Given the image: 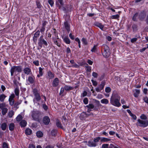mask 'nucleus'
<instances>
[{"label":"nucleus","mask_w":148,"mask_h":148,"mask_svg":"<svg viewBox=\"0 0 148 148\" xmlns=\"http://www.w3.org/2000/svg\"><path fill=\"white\" fill-rule=\"evenodd\" d=\"M59 81L57 78H55L53 81L52 82V86L53 87H56L58 86L59 84Z\"/></svg>","instance_id":"1a4fd4ad"},{"label":"nucleus","mask_w":148,"mask_h":148,"mask_svg":"<svg viewBox=\"0 0 148 148\" xmlns=\"http://www.w3.org/2000/svg\"><path fill=\"white\" fill-rule=\"evenodd\" d=\"M120 97L116 91H114L110 99V103L113 106L119 107L121 106L119 102Z\"/></svg>","instance_id":"f257e3e1"},{"label":"nucleus","mask_w":148,"mask_h":148,"mask_svg":"<svg viewBox=\"0 0 148 148\" xmlns=\"http://www.w3.org/2000/svg\"><path fill=\"white\" fill-rule=\"evenodd\" d=\"M27 122L25 120H22L20 123V125L21 127H25L27 125Z\"/></svg>","instance_id":"4be33fe9"},{"label":"nucleus","mask_w":148,"mask_h":148,"mask_svg":"<svg viewBox=\"0 0 148 148\" xmlns=\"http://www.w3.org/2000/svg\"><path fill=\"white\" fill-rule=\"evenodd\" d=\"M14 94H12L10 96L9 100L10 104L11 105H13L14 103Z\"/></svg>","instance_id":"ddd939ff"},{"label":"nucleus","mask_w":148,"mask_h":148,"mask_svg":"<svg viewBox=\"0 0 148 148\" xmlns=\"http://www.w3.org/2000/svg\"><path fill=\"white\" fill-rule=\"evenodd\" d=\"M140 90L138 89L135 90V92L134 93V96L135 97H137L140 93Z\"/></svg>","instance_id":"bb28decb"},{"label":"nucleus","mask_w":148,"mask_h":148,"mask_svg":"<svg viewBox=\"0 0 148 148\" xmlns=\"http://www.w3.org/2000/svg\"><path fill=\"white\" fill-rule=\"evenodd\" d=\"M38 44L40 48H42V45L44 47L45 46H47L48 45L47 42L43 38V36H41L40 37L38 40Z\"/></svg>","instance_id":"39448f33"},{"label":"nucleus","mask_w":148,"mask_h":148,"mask_svg":"<svg viewBox=\"0 0 148 148\" xmlns=\"http://www.w3.org/2000/svg\"><path fill=\"white\" fill-rule=\"evenodd\" d=\"M138 14L137 13H136L133 16V20L135 21L136 19V17L138 16Z\"/></svg>","instance_id":"5fc2aeb1"},{"label":"nucleus","mask_w":148,"mask_h":148,"mask_svg":"<svg viewBox=\"0 0 148 148\" xmlns=\"http://www.w3.org/2000/svg\"><path fill=\"white\" fill-rule=\"evenodd\" d=\"M7 127V124L5 123H3L1 124V127L2 130H5Z\"/></svg>","instance_id":"aec40b11"},{"label":"nucleus","mask_w":148,"mask_h":148,"mask_svg":"<svg viewBox=\"0 0 148 148\" xmlns=\"http://www.w3.org/2000/svg\"><path fill=\"white\" fill-rule=\"evenodd\" d=\"M92 76L95 78H97L98 77V74L96 72H93L92 74Z\"/></svg>","instance_id":"603ef678"},{"label":"nucleus","mask_w":148,"mask_h":148,"mask_svg":"<svg viewBox=\"0 0 148 148\" xmlns=\"http://www.w3.org/2000/svg\"><path fill=\"white\" fill-rule=\"evenodd\" d=\"M137 40V38H134L132 39L131 40V42H134L135 41H136Z\"/></svg>","instance_id":"69168bd1"},{"label":"nucleus","mask_w":148,"mask_h":148,"mask_svg":"<svg viewBox=\"0 0 148 148\" xmlns=\"http://www.w3.org/2000/svg\"><path fill=\"white\" fill-rule=\"evenodd\" d=\"M25 133L27 135H30L32 133V130L29 128H27L25 131Z\"/></svg>","instance_id":"6ab92c4d"},{"label":"nucleus","mask_w":148,"mask_h":148,"mask_svg":"<svg viewBox=\"0 0 148 148\" xmlns=\"http://www.w3.org/2000/svg\"><path fill=\"white\" fill-rule=\"evenodd\" d=\"M57 131L56 130H53L51 131V134L53 136H55L57 133Z\"/></svg>","instance_id":"de8ad7c7"},{"label":"nucleus","mask_w":148,"mask_h":148,"mask_svg":"<svg viewBox=\"0 0 148 148\" xmlns=\"http://www.w3.org/2000/svg\"><path fill=\"white\" fill-rule=\"evenodd\" d=\"M33 92L34 95H35L36 94H38L37 92V90L35 88L33 89Z\"/></svg>","instance_id":"6e6d98bb"},{"label":"nucleus","mask_w":148,"mask_h":148,"mask_svg":"<svg viewBox=\"0 0 148 148\" xmlns=\"http://www.w3.org/2000/svg\"><path fill=\"white\" fill-rule=\"evenodd\" d=\"M136 125L138 126L146 127L148 126V121L146 120L138 119Z\"/></svg>","instance_id":"20e7f679"},{"label":"nucleus","mask_w":148,"mask_h":148,"mask_svg":"<svg viewBox=\"0 0 148 148\" xmlns=\"http://www.w3.org/2000/svg\"><path fill=\"white\" fill-rule=\"evenodd\" d=\"M82 42H83V43L84 45H86L87 44V42L86 40L84 38H83L82 39Z\"/></svg>","instance_id":"3c124183"},{"label":"nucleus","mask_w":148,"mask_h":148,"mask_svg":"<svg viewBox=\"0 0 148 148\" xmlns=\"http://www.w3.org/2000/svg\"><path fill=\"white\" fill-rule=\"evenodd\" d=\"M86 107H87L88 108L90 109H93L94 107V106L92 104H89L88 105L86 106Z\"/></svg>","instance_id":"4c0bfd02"},{"label":"nucleus","mask_w":148,"mask_h":148,"mask_svg":"<svg viewBox=\"0 0 148 148\" xmlns=\"http://www.w3.org/2000/svg\"><path fill=\"white\" fill-rule=\"evenodd\" d=\"M50 119L48 116H46L44 117L43 119V122L45 125H48L50 122Z\"/></svg>","instance_id":"4468645a"},{"label":"nucleus","mask_w":148,"mask_h":148,"mask_svg":"<svg viewBox=\"0 0 148 148\" xmlns=\"http://www.w3.org/2000/svg\"><path fill=\"white\" fill-rule=\"evenodd\" d=\"M40 114V112L38 111H33L31 113V116L33 119L34 120H37Z\"/></svg>","instance_id":"423d86ee"},{"label":"nucleus","mask_w":148,"mask_h":148,"mask_svg":"<svg viewBox=\"0 0 148 148\" xmlns=\"http://www.w3.org/2000/svg\"><path fill=\"white\" fill-rule=\"evenodd\" d=\"M111 88L109 87H107L105 88V90L106 92L109 93L111 91Z\"/></svg>","instance_id":"a19ab883"},{"label":"nucleus","mask_w":148,"mask_h":148,"mask_svg":"<svg viewBox=\"0 0 148 148\" xmlns=\"http://www.w3.org/2000/svg\"><path fill=\"white\" fill-rule=\"evenodd\" d=\"M6 96L4 94L0 95V101H3Z\"/></svg>","instance_id":"c756f323"},{"label":"nucleus","mask_w":148,"mask_h":148,"mask_svg":"<svg viewBox=\"0 0 148 148\" xmlns=\"http://www.w3.org/2000/svg\"><path fill=\"white\" fill-rule=\"evenodd\" d=\"M43 134L42 132L40 131H38L36 132V136L37 137L40 138L42 136Z\"/></svg>","instance_id":"a878e982"},{"label":"nucleus","mask_w":148,"mask_h":148,"mask_svg":"<svg viewBox=\"0 0 148 148\" xmlns=\"http://www.w3.org/2000/svg\"><path fill=\"white\" fill-rule=\"evenodd\" d=\"M14 128V124L13 123H11L9 125V129L10 131L13 130Z\"/></svg>","instance_id":"b1692460"},{"label":"nucleus","mask_w":148,"mask_h":148,"mask_svg":"<svg viewBox=\"0 0 148 148\" xmlns=\"http://www.w3.org/2000/svg\"><path fill=\"white\" fill-rule=\"evenodd\" d=\"M3 148H8L7 144L5 143H4L3 144Z\"/></svg>","instance_id":"4d7b16f0"},{"label":"nucleus","mask_w":148,"mask_h":148,"mask_svg":"<svg viewBox=\"0 0 148 148\" xmlns=\"http://www.w3.org/2000/svg\"><path fill=\"white\" fill-rule=\"evenodd\" d=\"M101 102L103 104H107L109 103V101L107 99H103L101 100Z\"/></svg>","instance_id":"cd10ccee"},{"label":"nucleus","mask_w":148,"mask_h":148,"mask_svg":"<svg viewBox=\"0 0 148 148\" xmlns=\"http://www.w3.org/2000/svg\"><path fill=\"white\" fill-rule=\"evenodd\" d=\"M115 146H114V145L112 144H110L109 146V147H108V148H114Z\"/></svg>","instance_id":"338daca9"},{"label":"nucleus","mask_w":148,"mask_h":148,"mask_svg":"<svg viewBox=\"0 0 148 148\" xmlns=\"http://www.w3.org/2000/svg\"><path fill=\"white\" fill-rule=\"evenodd\" d=\"M16 119L17 121H19L22 119V117L21 115H19L16 117Z\"/></svg>","instance_id":"f704fd0d"},{"label":"nucleus","mask_w":148,"mask_h":148,"mask_svg":"<svg viewBox=\"0 0 148 148\" xmlns=\"http://www.w3.org/2000/svg\"><path fill=\"white\" fill-rule=\"evenodd\" d=\"M88 145L90 147H95L97 145V144L95 143L94 141L90 140L88 142Z\"/></svg>","instance_id":"2eb2a0df"},{"label":"nucleus","mask_w":148,"mask_h":148,"mask_svg":"<svg viewBox=\"0 0 148 148\" xmlns=\"http://www.w3.org/2000/svg\"><path fill=\"white\" fill-rule=\"evenodd\" d=\"M109 145L108 144H103L102 146V148H108Z\"/></svg>","instance_id":"a18cd8bd"},{"label":"nucleus","mask_w":148,"mask_h":148,"mask_svg":"<svg viewBox=\"0 0 148 148\" xmlns=\"http://www.w3.org/2000/svg\"><path fill=\"white\" fill-rule=\"evenodd\" d=\"M111 140V139L110 138H101V142H107Z\"/></svg>","instance_id":"c85d7f7f"},{"label":"nucleus","mask_w":148,"mask_h":148,"mask_svg":"<svg viewBox=\"0 0 148 148\" xmlns=\"http://www.w3.org/2000/svg\"><path fill=\"white\" fill-rule=\"evenodd\" d=\"M21 71L22 67L21 66H12L11 69V76H13L14 73L17 75V73H20Z\"/></svg>","instance_id":"f03ea898"},{"label":"nucleus","mask_w":148,"mask_h":148,"mask_svg":"<svg viewBox=\"0 0 148 148\" xmlns=\"http://www.w3.org/2000/svg\"><path fill=\"white\" fill-rule=\"evenodd\" d=\"M14 114V112L12 110H11L9 112L8 115L9 117H12Z\"/></svg>","instance_id":"473e14b6"},{"label":"nucleus","mask_w":148,"mask_h":148,"mask_svg":"<svg viewBox=\"0 0 148 148\" xmlns=\"http://www.w3.org/2000/svg\"><path fill=\"white\" fill-rule=\"evenodd\" d=\"M52 31L54 33V35H55V37H53V40L54 42L56 45H57L59 47H60V45L58 42L56 40V39H58V36L56 33V29H53Z\"/></svg>","instance_id":"0eeeda50"},{"label":"nucleus","mask_w":148,"mask_h":148,"mask_svg":"<svg viewBox=\"0 0 148 148\" xmlns=\"http://www.w3.org/2000/svg\"><path fill=\"white\" fill-rule=\"evenodd\" d=\"M90 114H87L85 112H83L81 113L79 117L81 120H84L85 118L87 116H89Z\"/></svg>","instance_id":"f8f14e48"},{"label":"nucleus","mask_w":148,"mask_h":148,"mask_svg":"<svg viewBox=\"0 0 148 148\" xmlns=\"http://www.w3.org/2000/svg\"><path fill=\"white\" fill-rule=\"evenodd\" d=\"M24 73L27 75L32 74V71L28 67H26L23 70Z\"/></svg>","instance_id":"9b49d317"},{"label":"nucleus","mask_w":148,"mask_h":148,"mask_svg":"<svg viewBox=\"0 0 148 148\" xmlns=\"http://www.w3.org/2000/svg\"><path fill=\"white\" fill-rule=\"evenodd\" d=\"M70 38L72 40H73L74 38V36L71 33H70L69 35Z\"/></svg>","instance_id":"e2e57ef3"},{"label":"nucleus","mask_w":148,"mask_h":148,"mask_svg":"<svg viewBox=\"0 0 148 148\" xmlns=\"http://www.w3.org/2000/svg\"><path fill=\"white\" fill-rule=\"evenodd\" d=\"M48 2L51 6L53 5L54 4V2L53 0H48Z\"/></svg>","instance_id":"c03bdc74"},{"label":"nucleus","mask_w":148,"mask_h":148,"mask_svg":"<svg viewBox=\"0 0 148 148\" xmlns=\"http://www.w3.org/2000/svg\"><path fill=\"white\" fill-rule=\"evenodd\" d=\"M102 48L104 49V52L103 53L104 56L106 58L108 57L110 54V50L109 47L106 45H103Z\"/></svg>","instance_id":"7ed1b4c3"},{"label":"nucleus","mask_w":148,"mask_h":148,"mask_svg":"<svg viewBox=\"0 0 148 148\" xmlns=\"http://www.w3.org/2000/svg\"><path fill=\"white\" fill-rule=\"evenodd\" d=\"M33 63L37 66H38L39 65V62L38 60L34 61L33 62Z\"/></svg>","instance_id":"13d9d810"},{"label":"nucleus","mask_w":148,"mask_h":148,"mask_svg":"<svg viewBox=\"0 0 148 148\" xmlns=\"http://www.w3.org/2000/svg\"><path fill=\"white\" fill-rule=\"evenodd\" d=\"M83 102L85 104H87L88 103V100L87 98H85L83 100Z\"/></svg>","instance_id":"8fccbe9b"},{"label":"nucleus","mask_w":148,"mask_h":148,"mask_svg":"<svg viewBox=\"0 0 148 148\" xmlns=\"http://www.w3.org/2000/svg\"><path fill=\"white\" fill-rule=\"evenodd\" d=\"M39 69V74L37 75V77H39L40 76H42L43 75L42 70L43 69L41 67H40Z\"/></svg>","instance_id":"5701e85b"},{"label":"nucleus","mask_w":148,"mask_h":148,"mask_svg":"<svg viewBox=\"0 0 148 148\" xmlns=\"http://www.w3.org/2000/svg\"><path fill=\"white\" fill-rule=\"evenodd\" d=\"M115 132L114 131H110L109 132V134L110 135H113L115 134Z\"/></svg>","instance_id":"0e129e2a"},{"label":"nucleus","mask_w":148,"mask_h":148,"mask_svg":"<svg viewBox=\"0 0 148 148\" xmlns=\"http://www.w3.org/2000/svg\"><path fill=\"white\" fill-rule=\"evenodd\" d=\"M98 45H97L94 46L93 48L91 49V51L92 52H95Z\"/></svg>","instance_id":"c9c22d12"},{"label":"nucleus","mask_w":148,"mask_h":148,"mask_svg":"<svg viewBox=\"0 0 148 148\" xmlns=\"http://www.w3.org/2000/svg\"><path fill=\"white\" fill-rule=\"evenodd\" d=\"M36 5L37 7L38 8H40L41 6V5L40 3L39 2H36Z\"/></svg>","instance_id":"bf43d9fd"},{"label":"nucleus","mask_w":148,"mask_h":148,"mask_svg":"<svg viewBox=\"0 0 148 148\" xmlns=\"http://www.w3.org/2000/svg\"><path fill=\"white\" fill-rule=\"evenodd\" d=\"M35 96V98L33 99V101L34 103H37L41 99L40 95L38 94H36Z\"/></svg>","instance_id":"9d476101"},{"label":"nucleus","mask_w":148,"mask_h":148,"mask_svg":"<svg viewBox=\"0 0 148 148\" xmlns=\"http://www.w3.org/2000/svg\"><path fill=\"white\" fill-rule=\"evenodd\" d=\"M64 26H65L66 28V29L68 31H69L70 30H69V24L68 22L67 21L65 22L64 23Z\"/></svg>","instance_id":"7c9ffc66"},{"label":"nucleus","mask_w":148,"mask_h":148,"mask_svg":"<svg viewBox=\"0 0 148 148\" xmlns=\"http://www.w3.org/2000/svg\"><path fill=\"white\" fill-rule=\"evenodd\" d=\"M56 125L58 127H61V125L60 122L58 121H57L56 123Z\"/></svg>","instance_id":"09e8293b"},{"label":"nucleus","mask_w":148,"mask_h":148,"mask_svg":"<svg viewBox=\"0 0 148 148\" xmlns=\"http://www.w3.org/2000/svg\"><path fill=\"white\" fill-rule=\"evenodd\" d=\"M48 76L50 79H52L54 77V75L50 71H49L48 73Z\"/></svg>","instance_id":"2f4dec72"},{"label":"nucleus","mask_w":148,"mask_h":148,"mask_svg":"<svg viewBox=\"0 0 148 148\" xmlns=\"http://www.w3.org/2000/svg\"><path fill=\"white\" fill-rule=\"evenodd\" d=\"M100 139H101L99 137H98L96 138H95L93 141L95 143L97 144V143L99 140Z\"/></svg>","instance_id":"58836bf2"},{"label":"nucleus","mask_w":148,"mask_h":148,"mask_svg":"<svg viewBox=\"0 0 148 148\" xmlns=\"http://www.w3.org/2000/svg\"><path fill=\"white\" fill-rule=\"evenodd\" d=\"M127 111L133 119L134 120H136V119L137 118L135 114H133L130 110H127Z\"/></svg>","instance_id":"dca6fc26"},{"label":"nucleus","mask_w":148,"mask_h":148,"mask_svg":"<svg viewBox=\"0 0 148 148\" xmlns=\"http://www.w3.org/2000/svg\"><path fill=\"white\" fill-rule=\"evenodd\" d=\"M145 16V14H141L139 16L140 18L142 20L144 18Z\"/></svg>","instance_id":"37998d69"},{"label":"nucleus","mask_w":148,"mask_h":148,"mask_svg":"<svg viewBox=\"0 0 148 148\" xmlns=\"http://www.w3.org/2000/svg\"><path fill=\"white\" fill-rule=\"evenodd\" d=\"M63 39L64 42L67 44H69L70 43V41L69 38L67 37H62Z\"/></svg>","instance_id":"a211bd4d"},{"label":"nucleus","mask_w":148,"mask_h":148,"mask_svg":"<svg viewBox=\"0 0 148 148\" xmlns=\"http://www.w3.org/2000/svg\"><path fill=\"white\" fill-rule=\"evenodd\" d=\"M97 26L99 27L100 29L101 30H103V28L104 27V26L102 25L101 23H98L97 25Z\"/></svg>","instance_id":"ea45409f"},{"label":"nucleus","mask_w":148,"mask_h":148,"mask_svg":"<svg viewBox=\"0 0 148 148\" xmlns=\"http://www.w3.org/2000/svg\"><path fill=\"white\" fill-rule=\"evenodd\" d=\"M64 89L66 90H70L73 89V87L70 86L65 85L64 87Z\"/></svg>","instance_id":"393cba45"},{"label":"nucleus","mask_w":148,"mask_h":148,"mask_svg":"<svg viewBox=\"0 0 148 148\" xmlns=\"http://www.w3.org/2000/svg\"><path fill=\"white\" fill-rule=\"evenodd\" d=\"M140 118L141 119H147L146 116H145L144 114H142L140 116Z\"/></svg>","instance_id":"864d4df0"},{"label":"nucleus","mask_w":148,"mask_h":148,"mask_svg":"<svg viewBox=\"0 0 148 148\" xmlns=\"http://www.w3.org/2000/svg\"><path fill=\"white\" fill-rule=\"evenodd\" d=\"M87 62L90 65H92L93 64V62L90 60H88Z\"/></svg>","instance_id":"052dcab7"},{"label":"nucleus","mask_w":148,"mask_h":148,"mask_svg":"<svg viewBox=\"0 0 148 148\" xmlns=\"http://www.w3.org/2000/svg\"><path fill=\"white\" fill-rule=\"evenodd\" d=\"M29 148H35V147L33 145L30 144L29 146Z\"/></svg>","instance_id":"774afa93"},{"label":"nucleus","mask_w":148,"mask_h":148,"mask_svg":"<svg viewBox=\"0 0 148 148\" xmlns=\"http://www.w3.org/2000/svg\"><path fill=\"white\" fill-rule=\"evenodd\" d=\"M8 110L5 108H4L2 109V113L3 115H4L7 113Z\"/></svg>","instance_id":"72a5a7b5"},{"label":"nucleus","mask_w":148,"mask_h":148,"mask_svg":"<svg viewBox=\"0 0 148 148\" xmlns=\"http://www.w3.org/2000/svg\"><path fill=\"white\" fill-rule=\"evenodd\" d=\"M40 34V31H38L34 34L33 37V39L34 41H36L37 38L39 37Z\"/></svg>","instance_id":"f3484780"},{"label":"nucleus","mask_w":148,"mask_h":148,"mask_svg":"<svg viewBox=\"0 0 148 148\" xmlns=\"http://www.w3.org/2000/svg\"><path fill=\"white\" fill-rule=\"evenodd\" d=\"M28 81L31 84H32L34 81V77L33 76H29L28 78Z\"/></svg>","instance_id":"412c9836"},{"label":"nucleus","mask_w":148,"mask_h":148,"mask_svg":"<svg viewBox=\"0 0 148 148\" xmlns=\"http://www.w3.org/2000/svg\"><path fill=\"white\" fill-rule=\"evenodd\" d=\"M105 85V82H102L99 86L96 88V91L98 92H100L103 88Z\"/></svg>","instance_id":"6e6552de"},{"label":"nucleus","mask_w":148,"mask_h":148,"mask_svg":"<svg viewBox=\"0 0 148 148\" xmlns=\"http://www.w3.org/2000/svg\"><path fill=\"white\" fill-rule=\"evenodd\" d=\"M15 93L16 96L19 95V89L18 88H16L15 90Z\"/></svg>","instance_id":"79ce46f5"},{"label":"nucleus","mask_w":148,"mask_h":148,"mask_svg":"<svg viewBox=\"0 0 148 148\" xmlns=\"http://www.w3.org/2000/svg\"><path fill=\"white\" fill-rule=\"evenodd\" d=\"M91 81L92 82L93 85L94 86H96L97 85V83L96 81H95L93 79H92L91 80Z\"/></svg>","instance_id":"49530a36"},{"label":"nucleus","mask_w":148,"mask_h":148,"mask_svg":"<svg viewBox=\"0 0 148 148\" xmlns=\"http://www.w3.org/2000/svg\"><path fill=\"white\" fill-rule=\"evenodd\" d=\"M119 15L116 14V15H112L111 16V18L112 19H118V18H119Z\"/></svg>","instance_id":"e433bc0d"},{"label":"nucleus","mask_w":148,"mask_h":148,"mask_svg":"<svg viewBox=\"0 0 148 148\" xmlns=\"http://www.w3.org/2000/svg\"><path fill=\"white\" fill-rule=\"evenodd\" d=\"M64 88L62 87L61 88L60 91V94L61 95L64 92Z\"/></svg>","instance_id":"680f3d73"}]
</instances>
